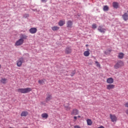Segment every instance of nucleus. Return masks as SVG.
Here are the masks:
<instances>
[{
    "instance_id": "20e7f679",
    "label": "nucleus",
    "mask_w": 128,
    "mask_h": 128,
    "mask_svg": "<svg viewBox=\"0 0 128 128\" xmlns=\"http://www.w3.org/2000/svg\"><path fill=\"white\" fill-rule=\"evenodd\" d=\"M24 40L22 38H20L16 42L15 44V46H22V44H24Z\"/></svg>"
},
{
    "instance_id": "f257e3e1",
    "label": "nucleus",
    "mask_w": 128,
    "mask_h": 128,
    "mask_svg": "<svg viewBox=\"0 0 128 128\" xmlns=\"http://www.w3.org/2000/svg\"><path fill=\"white\" fill-rule=\"evenodd\" d=\"M18 92H20V94H28V92H32V88H18L16 90Z\"/></svg>"
},
{
    "instance_id": "dca6fc26",
    "label": "nucleus",
    "mask_w": 128,
    "mask_h": 128,
    "mask_svg": "<svg viewBox=\"0 0 128 128\" xmlns=\"http://www.w3.org/2000/svg\"><path fill=\"white\" fill-rule=\"evenodd\" d=\"M88 50L84 52V56H88L90 53V49H87Z\"/></svg>"
},
{
    "instance_id": "2f4dec72",
    "label": "nucleus",
    "mask_w": 128,
    "mask_h": 128,
    "mask_svg": "<svg viewBox=\"0 0 128 128\" xmlns=\"http://www.w3.org/2000/svg\"><path fill=\"white\" fill-rule=\"evenodd\" d=\"M76 74L75 72H72V73L71 74V76H74V74Z\"/></svg>"
},
{
    "instance_id": "1a4fd4ad",
    "label": "nucleus",
    "mask_w": 128,
    "mask_h": 128,
    "mask_svg": "<svg viewBox=\"0 0 128 128\" xmlns=\"http://www.w3.org/2000/svg\"><path fill=\"white\" fill-rule=\"evenodd\" d=\"M98 30L100 32H102L103 34H104V32H106V30L105 28H104L102 26H100Z\"/></svg>"
},
{
    "instance_id": "473e14b6",
    "label": "nucleus",
    "mask_w": 128,
    "mask_h": 128,
    "mask_svg": "<svg viewBox=\"0 0 128 128\" xmlns=\"http://www.w3.org/2000/svg\"><path fill=\"white\" fill-rule=\"evenodd\" d=\"M125 106L126 108H128V102H126V104H125Z\"/></svg>"
},
{
    "instance_id": "cd10ccee",
    "label": "nucleus",
    "mask_w": 128,
    "mask_h": 128,
    "mask_svg": "<svg viewBox=\"0 0 128 128\" xmlns=\"http://www.w3.org/2000/svg\"><path fill=\"white\" fill-rule=\"evenodd\" d=\"M66 110H70V106H65Z\"/></svg>"
},
{
    "instance_id": "2eb2a0df",
    "label": "nucleus",
    "mask_w": 128,
    "mask_h": 128,
    "mask_svg": "<svg viewBox=\"0 0 128 128\" xmlns=\"http://www.w3.org/2000/svg\"><path fill=\"white\" fill-rule=\"evenodd\" d=\"M124 56V54L122 52H120L118 54V58H120V60H122Z\"/></svg>"
},
{
    "instance_id": "4be33fe9",
    "label": "nucleus",
    "mask_w": 128,
    "mask_h": 128,
    "mask_svg": "<svg viewBox=\"0 0 128 128\" xmlns=\"http://www.w3.org/2000/svg\"><path fill=\"white\" fill-rule=\"evenodd\" d=\"M86 122L88 126H92V120L90 119H88L86 120Z\"/></svg>"
},
{
    "instance_id": "5701e85b",
    "label": "nucleus",
    "mask_w": 128,
    "mask_h": 128,
    "mask_svg": "<svg viewBox=\"0 0 128 128\" xmlns=\"http://www.w3.org/2000/svg\"><path fill=\"white\" fill-rule=\"evenodd\" d=\"M113 7L114 8H118V3L116 2H113Z\"/></svg>"
},
{
    "instance_id": "c756f323",
    "label": "nucleus",
    "mask_w": 128,
    "mask_h": 128,
    "mask_svg": "<svg viewBox=\"0 0 128 128\" xmlns=\"http://www.w3.org/2000/svg\"><path fill=\"white\" fill-rule=\"evenodd\" d=\"M74 128H81L79 126H74Z\"/></svg>"
},
{
    "instance_id": "6ab92c4d",
    "label": "nucleus",
    "mask_w": 128,
    "mask_h": 128,
    "mask_svg": "<svg viewBox=\"0 0 128 128\" xmlns=\"http://www.w3.org/2000/svg\"><path fill=\"white\" fill-rule=\"evenodd\" d=\"M41 116L42 118H45L46 120V118H48V114L46 113L42 114Z\"/></svg>"
},
{
    "instance_id": "58836bf2",
    "label": "nucleus",
    "mask_w": 128,
    "mask_h": 128,
    "mask_svg": "<svg viewBox=\"0 0 128 128\" xmlns=\"http://www.w3.org/2000/svg\"><path fill=\"white\" fill-rule=\"evenodd\" d=\"M78 118H80V116H78Z\"/></svg>"
},
{
    "instance_id": "9d476101",
    "label": "nucleus",
    "mask_w": 128,
    "mask_h": 128,
    "mask_svg": "<svg viewBox=\"0 0 128 128\" xmlns=\"http://www.w3.org/2000/svg\"><path fill=\"white\" fill-rule=\"evenodd\" d=\"M72 48L67 47L65 50V54H72Z\"/></svg>"
},
{
    "instance_id": "a878e982",
    "label": "nucleus",
    "mask_w": 128,
    "mask_h": 128,
    "mask_svg": "<svg viewBox=\"0 0 128 128\" xmlns=\"http://www.w3.org/2000/svg\"><path fill=\"white\" fill-rule=\"evenodd\" d=\"M103 10H104V12H106L108 10V6H104Z\"/></svg>"
},
{
    "instance_id": "ddd939ff",
    "label": "nucleus",
    "mask_w": 128,
    "mask_h": 128,
    "mask_svg": "<svg viewBox=\"0 0 128 128\" xmlns=\"http://www.w3.org/2000/svg\"><path fill=\"white\" fill-rule=\"evenodd\" d=\"M20 38H22V40H26L28 38V36L24 34H20Z\"/></svg>"
},
{
    "instance_id": "4c0bfd02",
    "label": "nucleus",
    "mask_w": 128,
    "mask_h": 128,
    "mask_svg": "<svg viewBox=\"0 0 128 128\" xmlns=\"http://www.w3.org/2000/svg\"><path fill=\"white\" fill-rule=\"evenodd\" d=\"M86 46H88V44H86Z\"/></svg>"
},
{
    "instance_id": "0eeeda50",
    "label": "nucleus",
    "mask_w": 128,
    "mask_h": 128,
    "mask_svg": "<svg viewBox=\"0 0 128 128\" xmlns=\"http://www.w3.org/2000/svg\"><path fill=\"white\" fill-rule=\"evenodd\" d=\"M52 99V96L50 93H48L46 94V102H50L51 100Z\"/></svg>"
},
{
    "instance_id": "a211bd4d",
    "label": "nucleus",
    "mask_w": 128,
    "mask_h": 128,
    "mask_svg": "<svg viewBox=\"0 0 128 128\" xmlns=\"http://www.w3.org/2000/svg\"><path fill=\"white\" fill-rule=\"evenodd\" d=\"M28 114V112L26 111H23L22 112L20 116H26Z\"/></svg>"
},
{
    "instance_id": "f03ea898",
    "label": "nucleus",
    "mask_w": 128,
    "mask_h": 128,
    "mask_svg": "<svg viewBox=\"0 0 128 128\" xmlns=\"http://www.w3.org/2000/svg\"><path fill=\"white\" fill-rule=\"evenodd\" d=\"M124 66V62L122 60H118L114 65V68L115 70H118V68H120Z\"/></svg>"
},
{
    "instance_id": "bb28decb",
    "label": "nucleus",
    "mask_w": 128,
    "mask_h": 128,
    "mask_svg": "<svg viewBox=\"0 0 128 128\" xmlns=\"http://www.w3.org/2000/svg\"><path fill=\"white\" fill-rule=\"evenodd\" d=\"M95 64L98 68H100V64L98 62L96 61L95 62Z\"/></svg>"
},
{
    "instance_id": "393cba45",
    "label": "nucleus",
    "mask_w": 128,
    "mask_h": 128,
    "mask_svg": "<svg viewBox=\"0 0 128 128\" xmlns=\"http://www.w3.org/2000/svg\"><path fill=\"white\" fill-rule=\"evenodd\" d=\"M0 82L2 84H6V78H2L1 80H0Z\"/></svg>"
},
{
    "instance_id": "f3484780",
    "label": "nucleus",
    "mask_w": 128,
    "mask_h": 128,
    "mask_svg": "<svg viewBox=\"0 0 128 128\" xmlns=\"http://www.w3.org/2000/svg\"><path fill=\"white\" fill-rule=\"evenodd\" d=\"M122 18L124 20H128V13H124L122 16Z\"/></svg>"
},
{
    "instance_id": "423d86ee",
    "label": "nucleus",
    "mask_w": 128,
    "mask_h": 128,
    "mask_svg": "<svg viewBox=\"0 0 128 128\" xmlns=\"http://www.w3.org/2000/svg\"><path fill=\"white\" fill-rule=\"evenodd\" d=\"M78 110L76 108H74L72 110V112H71L70 114L72 116H78Z\"/></svg>"
},
{
    "instance_id": "f704fd0d",
    "label": "nucleus",
    "mask_w": 128,
    "mask_h": 128,
    "mask_svg": "<svg viewBox=\"0 0 128 128\" xmlns=\"http://www.w3.org/2000/svg\"><path fill=\"white\" fill-rule=\"evenodd\" d=\"M126 114L128 116V109L126 110Z\"/></svg>"
},
{
    "instance_id": "9b49d317",
    "label": "nucleus",
    "mask_w": 128,
    "mask_h": 128,
    "mask_svg": "<svg viewBox=\"0 0 128 128\" xmlns=\"http://www.w3.org/2000/svg\"><path fill=\"white\" fill-rule=\"evenodd\" d=\"M66 26L67 28H72V21L69 20L66 22Z\"/></svg>"
},
{
    "instance_id": "b1692460",
    "label": "nucleus",
    "mask_w": 128,
    "mask_h": 128,
    "mask_svg": "<svg viewBox=\"0 0 128 128\" xmlns=\"http://www.w3.org/2000/svg\"><path fill=\"white\" fill-rule=\"evenodd\" d=\"M44 80H46V79L40 80H38V82L40 84H42L44 83Z\"/></svg>"
},
{
    "instance_id": "aec40b11",
    "label": "nucleus",
    "mask_w": 128,
    "mask_h": 128,
    "mask_svg": "<svg viewBox=\"0 0 128 128\" xmlns=\"http://www.w3.org/2000/svg\"><path fill=\"white\" fill-rule=\"evenodd\" d=\"M52 30H54V32L58 30H60V27L58 26H54L52 27Z\"/></svg>"
},
{
    "instance_id": "4468645a",
    "label": "nucleus",
    "mask_w": 128,
    "mask_h": 128,
    "mask_svg": "<svg viewBox=\"0 0 128 128\" xmlns=\"http://www.w3.org/2000/svg\"><path fill=\"white\" fill-rule=\"evenodd\" d=\"M114 78H109L106 80L107 84H114Z\"/></svg>"
},
{
    "instance_id": "7ed1b4c3",
    "label": "nucleus",
    "mask_w": 128,
    "mask_h": 128,
    "mask_svg": "<svg viewBox=\"0 0 128 128\" xmlns=\"http://www.w3.org/2000/svg\"><path fill=\"white\" fill-rule=\"evenodd\" d=\"M110 116L112 122H116L118 121V117L116 116V114H110Z\"/></svg>"
},
{
    "instance_id": "6e6552de",
    "label": "nucleus",
    "mask_w": 128,
    "mask_h": 128,
    "mask_svg": "<svg viewBox=\"0 0 128 128\" xmlns=\"http://www.w3.org/2000/svg\"><path fill=\"white\" fill-rule=\"evenodd\" d=\"M29 32L32 34H36L38 32V29L36 28H32L30 29Z\"/></svg>"
},
{
    "instance_id": "39448f33",
    "label": "nucleus",
    "mask_w": 128,
    "mask_h": 128,
    "mask_svg": "<svg viewBox=\"0 0 128 128\" xmlns=\"http://www.w3.org/2000/svg\"><path fill=\"white\" fill-rule=\"evenodd\" d=\"M24 58H21L18 59V60L17 61V66L19 67L22 66V62H24Z\"/></svg>"
},
{
    "instance_id": "f8f14e48",
    "label": "nucleus",
    "mask_w": 128,
    "mask_h": 128,
    "mask_svg": "<svg viewBox=\"0 0 128 128\" xmlns=\"http://www.w3.org/2000/svg\"><path fill=\"white\" fill-rule=\"evenodd\" d=\"M116 88V86L112 84H110L106 86V88L109 90H113V88Z\"/></svg>"
},
{
    "instance_id": "c9c22d12",
    "label": "nucleus",
    "mask_w": 128,
    "mask_h": 128,
    "mask_svg": "<svg viewBox=\"0 0 128 128\" xmlns=\"http://www.w3.org/2000/svg\"><path fill=\"white\" fill-rule=\"evenodd\" d=\"M98 128H104V127L102 126H101L100 127H98Z\"/></svg>"
},
{
    "instance_id": "e433bc0d",
    "label": "nucleus",
    "mask_w": 128,
    "mask_h": 128,
    "mask_svg": "<svg viewBox=\"0 0 128 128\" xmlns=\"http://www.w3.org/2000/svg\"><path fill=\"white\" fill-rule=\"evenodd\" d=\"M0 68H2V65H0Z\"/></svg>"
},
{
    "instance_id": "72a5a7b5",
    "label": "nucleus",
    "mask_w": 128,
    "mask_h": 128,
    "mask_svg": "<svg viewBox=\"0 0 128 128\" xmlns=\"http://www.w3.org/2000/svg\"><path fill=\"white\" fill-rule=\"evenodd\" d=\"M74 120H76V118H78V117L76 116H74Z\"/></svg>"
},
{
    "instance_id": "7c9ffc66",
    "label": "nucleus",
    "mask_w": 128,
    "mask_h": 128,
    "mask_svg": "<svg viewBox=\"0 0 128 128\" xmlns=\"http://www.w3.org/2000/svg\"><path fill=\"white\" fill-rule=\"evenodd\" d=\"M41 2H48V0H41Z\"/></svg>"
},
{
    "instance_id": "412c9836",
    "label": "nucleus",
    "mask_w": 128,
    "mask_h": 128,
    "mask_svg": "<svg viewBox=\"0 0 128 128\" xmlns=\"http://www.w3.org/2000/svg\"><path fill=\"white\" fill-rule=\"evenodd\" d=\"M64 24H66L65 21H62V20H60L58 22V26H64Z\"/></svg>"
},
{
    "instance_id": "c85d7f7f",
    "label": "nucleus",
    "mask_w": 128,
    "mask_h": 128,
    "mask_svg": "<svg viewBox=\"0 0 128 128\" xmlns=\"http://www.w3.org/2000/svg\"><path fill=\"white\" fill-rule=\"evenodd\" d=\"M92 28H96V24H93L92 26Z\"/></svg>"
}]
</instances>
